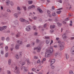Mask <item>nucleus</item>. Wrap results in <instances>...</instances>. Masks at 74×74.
Returning a JSON list of instances; mask_svg holds the SVG:
<instances>
[{"label": "nucleus", "instance_id": "obj_1", "mask_svg": "<svg viewBox=\"0 0 74 74\" xmlns=\"http://www.w3.org/2000/svg\"><path fill=\"white\" fill-rule=\"evenodd\" d=\"M14 71L17 74H19L20 73V71H19V68H17L16 66V67L14 68Z\"/></svg>", "mask_w": 74, "mask_h": 74}, {"label": "nucleus", "instance_id": "obj_2", "mask_svg": "<svg viewBox=\"0 0 74 74\" xmlns=\"http://www.w3.org/2000/svg\"><path fill=\"white\" fill-rule=\"evenodd\" d=\"M58 46L59 48H60V51H62L63 49H64V46L61 44H59Z\"/></svg>", "mask_w": 74, "mask_h": 74}, {"label": "nucleus", "instance_id": "obj_3", "mask_svg": "<svg viewBox=\"0 0 74 74\" xmlns=\"http://www.w3.org/2000/svg\"><path fill=\"white\" fill-rule=\"evenodd\" d=\"M31 29L32 26L30 25H29L28 26H27L26 29L27 32H29V31H30V30H31Z\"/></svg>", "mask_w": 74, "mask_h": 74}, {"label": "nucleus", "instance_id": "obj_4", "mask_svg": "<svg viewBox=\"0 0 74 74\" xmlns=\"http://www.w3.org/2000/svg\"><path fill=\"white\" fill-rule=\"evenodd\" d=\"M34 50H36V49L38 52H40V51H41V47H35L34 48Z\"/></svg>", "mask_w": 74, "mask_h": 74}, {"label": "nucleus", "instance_id": "obj_5", "mask_svg": "<svg viewBox=\"0 0 74 74\" xmlns=\"http://www.w3.org/2000/svg\"><path fill=\"white\" fill-rule=\"evenodd\" d=\"M50 54L48 52V51H47V52H46L45 53V56L46 57H49V56H50Z\"/></svg>", "mask_w": 74, "mask_h": 74}, {"label": "nucleus", "instance_id": "obj_6", "mask_svg": "<svg viewBox=\"0 0 74 74\" xmlns=\"http://www.w3.org/2000/svg\"><path fill=\"white\" fill-rule=\"evenodd\" d=\"M49 53H52L53 51V49H50L49 50H47Z\"/></svg>", "mask_w": 74, "mask_h": 74}, {"label": "nucleus", "instance_id": "obj_7", "mask_svg": "<svg viewBox=\"0 0 74 74\" xmlns=\"http://www.w3.org/2000/svg\"><path fill=\"white\" fill-rule=\"evenodd\" d=\"M37 10H38L40 13H42L43 12H42V10L41 9V8H38Z\"/></svg>", "mask_w": 74, "mask_h": 74}, {"label": "nucleus", "instance_id": "obj_8", "mask_svg": "<svg viewBox=\"0 0 74 74\" xmlns=\"http://www.w3.org/2000/svg\"><path fill=\"white\" fill-rule=\"evenodd\" d=\"M55 62V59H53L51 61V65H52V64H53Z\"/></svg>", "mask_w": 74, "mask_h": 74}, {"label": "nucleus", "instance_id": "obj_9", "mask_svg": "<svg viewBox=\"0 0 74 74\" xmlns=\"http://www.w3.org/2000/svg\"><path fill=\"white\" fill-rule=\"evenodd\" d=\"M14 16L15 18H18V14L17 13H15L14 14Z\"/></svg>", "mask_w": 74, "mask_h": 74}, {"label": "nucleus", "instance_id": "obj_10", "mask_svg": "<svg viewBox=\"0 0 74 74\" xmlns=\"http://www.w3.org/2000/svg\"><path fill=\"white\" fill-rule=\"evenodd\" d=\"M62 38L64 39L65 38L66 39L67 38V36H66V33H65L64 34L62 35Z\"/></svg>", "mask_w": 74, "mask_h": 74}, {"label": "nucleus", "instance_id": "obj_11", "mask_svg": "<svg viewBox=\"0 0 74 74\" xmlns=\"http://www.w3.org/2000/svg\"><path fill=\"white\" fill-rule=\"evenodd\" d=\"M20 21L22 22H25V19L23 18H21L20 19Z\"/></svg>", "mask_w": 74, "mask_h": 74}, {"label": "nucleus", "instance_id": "obj_12", "mask_svg": "<svg viewBox=\"0 0 74 74\" xmlns=\"http://www.w3.org/2000/svg\"><path fill=\"white\" fill-rule=\"evenodd\" d=\"M5 3L7 5H9L10 3V1H7Z\"/></svg>", "mask_w": 74, "mask_h": 74}, {"label": "nucleus", "instance_id": "obj_13", "mask_svg": "<svg viewBox=\"0 0 74 74\" xmlns=\"http://www.w3.org/2000/svg\"><path fill=\"white\" fill-rule=\"evenodd\" d=\"M50 27L51 29H54V28L55 27V25H50Z\"/></svg>", "mask_w": 74, "mask_h": 74}, {"label": "nucleus", "instance_id": "obj_14", "mask_svg": "<svg viewBox=\"0 0 74 74\" xmlns=\"http://www.w3.org/2000/svg\"><path fill=\"white\" fill-rule=\"evenodd\" d=\"M37 68L38 69H39V70H40L41 69V68H42V66L40 65H39L38 66Z\"/></svg>", "mask_w": 74, "mask_h": 74}, {"label": "nucleus", "instance_id": "obj_15", "mask_svg": "<svg viewBox=\"0 0 74 74\" xmlns=\"http://www.w3.org/2000/svg\"><path fill=\"white\" fill-rule=\"evenodd\" d=\"M2 30H5V29H7V26H3L2 27Z\"/></svg>", "mask_w": 74, "mask_h": 74}, {"label": "nucleus", "instance_id": "obj_16", "mask_svg": "<svg viewBox=\"0 0 74 74\" xmlns=\"http://www.w3.org/2000/svg\"><path fill=\"white\" fill-rule=\"evenodd\" d=\"M52 16H56V14L55 12L52 13Z\"/></svg>", "mask_w": 74, "mask_h": 74}, {"label": "nucleus", "instance_id": "obj_17", "mask_svg": "<svg viewBox=\"0 0 74 74\" xmlns=\"http://www.w3.org/2000/svg\"><path fill=\"white\" fill-rule=\"evenodd\" d=\"M23 69H24L25 71H27V68L26 67L24 66L23 67Z\"/></svg>", "mask_w": 74, "mask_h": 74}, {"label": "nucleus", "instance_id": "obj_18", "mask_svg": "<svg viewBox=\"0 0 74 74\" xmlns=\"http://www.w3.org/2000/svg\"><path fill=\"white\" fill-rule=\"evenodd\" d=\"M20 35H21V33L19 32V33H18L16 35V37H19V36H20Z\"/></svg>", "mask_w": 74, "mask_h": 74}, {"label": "nucleus", "instance_id": "obj_19", "mask_svg": "<svg viewBox=\"0 0 74 74\" xmlns=\"http://www.w3.org/2000/svg\"><path fill=\"white\" fill-rule=\"evenodd\" d=\"M57 25L59 26V27H60L62 26V24L59 23H57Z\"/></svg>", "mask_w": 74, "mask_h": 74}, {"label": "nucleus", "instance_id": "obj_20", "mask_svg": "<svg viewBox=\"0 0 74 74\" xmlns=\"http://www.w3.org/2000/svg\"><path fill=\"white\" fill-rule=\"evenodd\" d=\"M50 42V41L49 40H47L46 41V43L47 44H48L49 43V42Z\"/></svg>", "mask_w": 74, "mask_h": 74}, {"label": "nucleus", "instance_id": "obj_21", "mask_svg": "<svg viewBox=\"0 0 74 74\" xmlns=\"http://www.w3.org/2000/svg\"><path fill=\"white\" fill-rule=\"evenodd\" d=\"M70 24L69 25L71 26H73V21H70Z\"/></svg>", "mask_w": 74, "mask_h": 74}, {"label": "nucleus", "instance_id": "obj_22", "mask_svg": "<svg viewBox=\"0 0 74 74\" xmlns=\"http://www.w3.org/2000/svg\"><path fill=\"white\" fill-rule=\"evenodd\" d=\"M36 43H37V44H38V43H39V42H40V40L38 39H37L36 40Z\"/></svg>", "mask_w": 74, "mask_h": 74}, {"label": "nucleus", "instance_id": "obj_23", "mask_svg": "<svg viewBox=\"0 0 74 74\" xmlns=\"http://www.w3.org/2000/svg\"><path fill=\"white\" fill-rule=\"evenodd\" d=\"M3 43H0V47H1V48H3Z\"/></svg>", "mask_w": 74, "mask_h": 74}, {"label": "nucleus", "instance_id": "obj_24", "mask_svg": "<svg viewBox=\"0 0 74 74\" xmlns=\"http://www.w3.org/2000/svg\"><path fill=\"white\" fill-rule=\"evenodd\" d=\"M15 48L16 49H19V45H16Z\"/></svg>", "mask_w": 74, "mask_h": 74}, {"label": "nucleus", "instance_id": "obj_25", "mask_svg": "<svg viewBox=\"0 0 74 74\" xmlns=\"http://www.w3.org/2000/svg\"><path fill=\"white\" fill-rule=\"evenodd\" d=\"M18 23V20L16 21H14V24L15 25H17Z\"/></svg>", "mask_w": 74, "mask_h": 74}, {"label": "nucleus", "instance_id": "obj_26", "mask_svg": "<svg viewBox=\"0 0 74 74\" xmlns=\"http://www.w3.org/2000/svg\"><path fill=\"white\" fill-rule=\"evenodd\" d=\"M65 55L66 57V59H69V55L67 54H66Z\"/></svg>", "mask_w": 74, "mask_h": 74}, {"label": "nucleus", "instance_id": "obj_27", "mask_svg": "<svg viewBox=\"0 0 74 74\" xmlns=\"http://www.w3.org/2000/svg\"><path fill=\"white\" fill-rule=\"evenodd\" d=\"M62 12V11L61 10H60L59 11H56V13L57 14H60V12Z\"/></svg>", "mask_w": 74, "mask_h": 74}, {"label": "nucleus", "instance_id": "obj_28", "mask_svg": "<svg viewBox=\"0 0 74 74\" xmlns=\"http://www.w3.org/2000/svg\"><path fill=\"white\" fill-rule=\"evenodd\" d=\"M59 55V53L58 52H56V53H55L54 55L55 56H58Z\"/></svg>", "mask_w": 74, "mask_h": 74}, {"label": "nucleus", "instance_id": "obj_29", "mask_svg": "<svg viewBox=\"0 0 74 74\" xmlns=\"http://www.w3.org/2000/svg\"><path fill=\"white\" fill-rule=\"evenodd\" d=\"M6 40L7 41H10V38L8 37H7L6 38Z\"/></svg>", "mask_w": 74, "mask_h": 74}, {"label": "nucleus", "instance_id": "obj_30", "mask_svg": "<svg viewBox=\"0 0 74 74\" xmlns=\"http://www.w3.org/2000/svg\"><path fill=\"white\" fill-rule=\"evenodd\" d=\"M31 8H32L33 9H34V8H36V6H34V5H32L31 6Z\"/></svg>", "mask_w": 74, "mask_h": 74}, {"label": "nucleus", "instance_id": "obj_31", "mask_svg": "<svg viewBox=\"0 0 74 74\" xmlns=\"http://www.w3.org/2000/svg\"><path fill=\"white\" fill-rule=\"evenodd\" d=\"M10 4L11 6H13V5H14V3L12 1H11L10 3Z\"/></svg>", "mask_w": 74, "mask_h": 74}, {"label": "nucleus", "instance_id": "obj_32", "mask_svg": "<svg viewBox=\"0 0 74 74\" xmlns=\"http://www.w3.org/2000/svg\"><path fill=\"white\" fill-rule=\"evenodd\" d=\"M28 3L29 4H31L33 3V2L32 1H29L28 2Z\"/></svg>", "mask_w": 74, "mask_h": 74}, {"label": "nucleus", "instance_id": "obj_33", "mask_svg": "<svg viewBox=\"0 0 74 74\" xmlns=\"http://www.w3.org/2000/svg\"><path fill=\"white\" fill-rule=\"evenodd\" d=\"M11 59H10L9 60H8V64H9V65H10V64H11Z\"/></svg>", "mask_w": 74, "mask_h": 74}, {"label": "nucleus", "instance_id": "obj_34", "mask_svg": "<svg viewBox=\"0 0 74 74\" xmlns=\"http://www.w3.org/2000/svg\"><path fill=\"white\" fill-rule=\"evenodd\" d=\"M23 8L24 11H26V6H23Z\"/></svg>", "mask_w": 74, "mask_h": 74}, {"label": "nucleus", "instance_id": "obj_35", "mask_svg": "<svg viewBox=\"0 0 74 74\" xmlns=\"http://www.w3.org/2000/svg\"><path fill=\"white\" fill-rule=\"evenodd\" d=\"M45 38L46 39H50V37H49L48 36H45Z\"/></svg>", "mask_w": 74, "mask_h": 74}, {"label": "nucleus", "instance_id": "obj_36", "mask_svg": "<svg viewBox=\"0 0 74 74\" xmlns=\"http://www.w3.org/2000/svg\"><path fill=\"white\" fill-rule=\"evenodd\" d=\"M5 39V38L4 37H1V40L2 41H4V40Z\"/></svg>", "mask_w": 74, "mask_h": 74}, {"label": "nucleus", "instance_id": "obj_37", "mask_svg": "<svg viewBox=\"0 0 74 74\" xmlns=\"http://www.w3.org/2000/svg\"><path fill=\"white\" fill-rule=\"evenodd\" d=\"M69 74H74V73H73V72L72 71H69Z\"/></svg>", "mask_w": 74, "mask_h": 74}, {"label": "nucleus", "instance_id": "obj_38", "mask_svg": "<svg viewBox=\"0 0 74 74\" xmlns=\"http://www.w3.org/2000/svg\"><path fill=\"white\" fill-rule=\"evenodd\" d=\"M51 69H55V66H52V65H51Z\"/></svg>", "mask_w": 74, "mask_h": 74}, {"label": "nucleus", "instance_id": "obj_39", "mask_svg": "<svg viewBox=\"0 0 74 74\" xmlns=\"http://www.w3.org/2000/svg\"><path fill=\"white\" fill-rule=\"evenodd\" d=\"M69 19H70V18H67L65 19L64 21H69Z\"/></svg>", "mask_w": 74, "mask_h": 74}, {"label": "nucleus", "instance_id": "obj_40", "mask_svg": "<svg viewBox=\"0 0 74 74\" xmlns=\"http://www.w3.org/2000/svg\"><path fill=\"white\" fill-rule=\"evenodd\" d=\"M7 74H11V72L10 71H7Z\"/></svg>", "mask_w": 74, "mask_h": 74}, {"label": "nucleus", "instance_id": "obj_41", "mask_svg": "<svg viewBox=\"0 0 74 74\" xmlns=\"http://www.w3.org/2000/svg\"><path fill=\"white\" fill-rule=\"evenodd\" d=\"M19 57L21 58L22 57V53L21 52H19Z\"/></svg>", "mask_w": 74, "mask_h": 74}, {"label": "nucleus", "instance_id": "obj_42", "mask_svg": "<svg viewBox=\"0 0 74 74\" xmlns=\"http://www.w3.org/2000/svg\"><path fill=\"white\" fill-rule=\"evenodd\" d=\"M7 11L8 12H10V13L11 12V11L10 9H7Z\"/></svg>", "mask_w": 74, "mask_h": 74}, {"label": "nucleus", "instance_id": "obj_43", "mask_svg": "<svg viewBox=\"0 0 74 74\" xmlns=\"http://www.w3.org/2000/svg\"><path fill=\"white\" fill-rule=\"evenodd\" d=\"M32 28L34 29V30H35L36 29V27L35 26H34L32 27Z\"/></svg>", "mask_w": 74, "mask_h": 74}, {"label": "nucleus", "instance_id": "obj_44", "mask_svg": "<svg viewBox=\"0 0 74 74\" xmlns=\"http://www.w3.org/2000/svg\"><path fill=\"white\" fill-rule=\"evenodd\" d=\"M47 23H45L44 24L43 26H44V28H45V27H47Z\"/></svg>", "mask_w": 74, "mask_h": 74}, {"label": "nucleus", "instance_id": "obj_45", "mask_svg": "<svg viewBox=\"0 0 74 74\" xmlns=\"http://www.w3.org/2000/svg\"><path fill=\"white\" fill-rule=\"evenodd\" d=\"M32 18L33 19H34V20H36V18H37V17H36V16H34Z\"/></svg>", "mask_w": 74, "mask_h": 74}, {"label": "nucleus", "instance_id": "obj_46", "mask_svg": "<svg viewBox=\"0 0 74 74\" xmlns=\"http://www.w3.org/2000/svg\"><path fill=\"white\" fill-rule=\"evenodd\" d=\"M8 46H6L5 47V49L6 50V51H8Z\"/></svg>", "mask_w": 74, "mask_h": 74}, {"label": "nucleus", "instance_id": "obj_47", "mask_svg": "<svg viewBox=\"0 0 74 74\" xmlns=\"http://www.w3.org/2000/svg\"><path fill=\"white\" fill-rule=\"evenodd\" d=\"M3 16L4 18H7V15H3Z\"/></svg>", "mask_w": 74, "mask_h": 74}, {"label": "nucleus", "instance_id": "obj_48", "mask_svg": "<svg viewBox=\"0 0 74 74\" xmlns=\"http://www.w3.org/2000/svg\"><path fill=\"white\" fill-rule=\"evenodd\" d=\"M8 53H6L5 54V58H7V57H8Z\"/></svg>", "mask_w": 74, "mask_h": 74}, {"label": "nucleus", "instance_id": "obj_49", "mask_svg": "<svg viewBox=\"0 0 74 74\" xmlns=\"http://www.w3.org/2000/svg\"><path fill=\"white\" fill-rule=\"evenodd\" d=\"M47 13L48 14H50V13H51V12H50V11H49V10H47Z\"/></svg>", "mask_w": 74, "mask_h": 74}, {"label": "nucleus", "instance_id": "obj_50", "mask_svg": "<svg viewBox=\"0 0 74 74\" xmlns=\"http://www.w3.org/2000/svg\"><path fill=\"white\" fill-rule=\"evenodd\" d=\"M38 34V33H37V32H36L34 33V36H36Z\"/></svg>", "mask_w": 74, "mask_h": 74}, {"label": "nucleus", "instance_id": "obj_51", "mask_svg": "<svg viewBox=\"0 0 74 74\" xmlns=\"http://www.w3.org/2000/svg\"><path fill=\"white\" fill-rule=\"evenodd\" d=\"M71 51H74V46L72 47L71 49Z\"/></svg>", "mask_w": 74, "mask_h": 74}, {"label": "nucleus", "instance_id": "obj_52", "mask_svg": "<svg viewBox=\"0 0 74 74\" xmlns=\"http://www.w3.org/2000/svg\"><path fill=\"white\" fill-rule=\"evenodd\" d=\"M32 71H36V69L33 68L32 69Z\"/></svg>", "mask_w": 74, "mask_h": 74}, {"label": "nucleus", "instance_id": "obj_53", "mask_svg": "<svg viewBox=\"0 0 74 74\" xmlns=\"http://www.w3.org/2000/svg\"><path fill=\"white\" fill-rule=\"evenodd\" d=\"M52 43H53V40H51V42H50V45H51V44H52Z\"/></svg>", "mask_w": 74, "mask_h": 74}, {"label": "nucleus", "instance_id": "obj_54", "mask_svg": "<svg viewBox=\"0 0 74 74\" xmlns=\"http://www.w3.org/2000/svg\"><path fill=\"white\" fill-rule=\"evenodd\" d=\"M16 58L18 59H19V56H18V55H16Z\"/></svg>", "mask_w": 74, "mask_h": 74}, {"label": "nucleus", "instance_id": "obj_55", "mask_svg": "<svg viewBox=\"0 0 74 74\" xmlns=\"http://www.w3.org/2000/svg\"><path fill=\"white\" fill-rule=\"evenodd\" d=\"M17 9L18 10H19V11H20L21 10V9H20V8L19 7H17Z\"/></svg>", "mask_w": 74, "mask_h": 74}, {"label": "nucleus", "instance_id": "obj_56", "mask_svg": "<svg viewBox=\"0 0 74 74\" xmlns=\"http://www.w3.org/2000/svg\"><path fill=\"white\" fill-rule=\"evenodd\" d=\"M71 53L72 54H74V51L73 50H71Z\"/></svg>", "mask_w": 74, "mask_h": 74}, {"label": "nucleus", "instance_id": "obj_57", "mask_svg": "<svg viewBox=\"0 0 74 74\" xmlns=\"http://www.w3.org/2000/svg\"><path fill=\"white\" fill-rule=\"evenodd\" d=\"M24 22H25V23H28V22L27 20H25V19Z\"/></svg>", "mask_w": 74, "mask_h": 74}, {"label": "nucleus", "instance_id": "obj_58", "mask_svg": "<svg viewBox=\"0 0 74 74\" xmlns=\"http://www.w3.org/2000/svg\"><path fill=\"white\" fill-rule=\"evenodd\" d=\"M25 63H25V62H23L22 63V66H23L24 64H25Z\"/></svg>", "mask_w": 74, "mask_h": 74}, {"label": "nucleus", "instance_id": "obj_59", "mask_svg": "<svg viewBox=\"0 0 74 74\" xmlns=\"http://www.w3.org/2000/svg\"><path fill=\"white\" fill-rule=\"evenodd\" d=\"M27 63L28 64H30V62H29V60H27Z\"/></svg>", "mask_w": 74, "mask_h": 74}, {"label": "nucleus", "instance_id": "obj_60", "mask_svg": "<svg viewBox=\"0 0 74 74\" xmlns=\"http://www.w3.org/2000/svg\"><path fill=\"white\" fill-rule=\"evenodd\" d=\"M54 32V31L53 29H51V30H50V32H51V33H53V32Z\"/></svg>", "mask_w": 74, "mask_h": 74}, {"label": "nucleus", "instance_id": "obj_61", "mask_svg": "<svg viewBox=\"0 0 74 74\" xmlns=\"http://www.w3.org/2000/svg\"><path fill=\"white\" fill-rule=\"evenodd\" d=\"M52 9L53 10H55V7H54L53 6L52 7Z\"/></svg>", "mask_w": 74, "mask_h": 74}, {"label": "nucleus", "instance_id": "obj_62", "mask_svg": "<svg viewBox=\"0 0 74 74\" xmlns=\"http://www.w3.org/2000/svg\"><path fill=\"white\" fill-rule=\"evenodd\" d=\"M49 18H51V17H52V15H51V14H49Z\"/></svg>", "mask_w": 74, "mask_h": 74}, {"label": "nucleus", "instance_id": "obj_63", "mask_svg": "<svg viewBox=\"0 0 74 74\" xmlns=\"http://www.w3.org/2000/svg\"><path fill=\"white\" fill-rule=\"evenodd\" d=\"M54 72L53 71H52L50 72L51 74H54Z\"/></svg>", "mask_w": 74, "mask_h": 74}, {"label": "nucleus", "instance_id": "obj_64", "mask_svg": "<svg viewBox=\"0 0 74 74\" xmlns=\"http://www.w3.org/2000/svg\"><path fill=\"white\" fill-rule=\"evenodd\" d=\"M71 40H74V37H71Z\"/></svg>", "mask_w": 74, "mask_h": 74}]
</instances>
